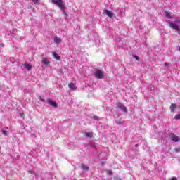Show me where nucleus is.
<instances>
[{"instance_id": "5701e85b", "label": "nucleus", "mask_w": 180, "mask_h": 180, "mask_svg": "<svg viewBox=\"0 0 180 180\" xmlns=\"http://www.w3.org/2000/svg\"><path fill=\"white\" fill-rule=\"evenodd\" d=\"M32 2H33L34 4H37L39 2V0H31Z\"/></svg>"}, {"instance_id": "c756f323", "label": "nucleus", "mask_w": 180, "mask_h": 180, "mask_svg": "<svg viewBox=\"0 0 180 180\" xmlns=\"http://www.w3.org/2000/svg\"><path fill=\"white\" fill-rule=\"evenodd\" d=\"M177 49L180 51V46H178Z\"/></svg>"}, {"instance_id": "c85d7f7f", "label": "nucleus", "mask_w": 180, "mask_h": 180, "mask_svg": "<svg viewBox=\"0 0 180 180\" xmlns=\"http://www.w3.org/2000/svg\"><path fill=\"white\" fill-rule=\"evenodd\" d=\"M147 32V31H143L142 30V33H146Z\"/></svg>"}, {"instance_id": "0eeeda50", "label": "nucleus", "mask_w": 180, "mask_h": 180, "mask_svg": "<svg viewBox=\"0 0 180 180\" xmlns=\"http://www.w3.org/2000/svg\"><path fill=\"white\" fill-rule=\"evenodd\" d=\"M170 139L172 140V141H174V143H178V141H180V139L178 137V136H176L174 134L170 135Z\"/></svg>"}, {"instance_id": "412c9836", "label": "nucleus", "mask_w": 180, "mask_h": 180, "mask_svg": "<svg viewBox=\"0 0 180 180\" xmlns=\"http://www.w3.org/2000/svg\"><path fill=\"white\" fill-rule=\"evenodd\" d=\"M165 67H171V63H166L165 64Z\"/></svg>"}, {"instance_id": "a211bd4d", "label": "nucleus", "mask_w": 180, "mask_h": 180, "mask_svg": "<svg viewBox=\"0 0 180 180\" xmlns=\"http://www.w3.org/2000/svg\"><path fill=\"white\" fill-rule=\"evenodd\" d=\"M38 98H39V101H41V102H45V100L43 97L39 96Z\"/></svg>"}, {"instance_id": "f8f14e48", "label": "nucleus", "mask_w": 180, "mask_h": 180, "mask_svg": "<svg viewBox=\"0 0 180 180\" xmlns=\"http://www.w3.org/2000/svg\"><path fill=\"white\" fill-rule=\"evenodd\" d=\"M25 68L27 70V71H30V70H32V65L31 64H25Z\"/></svg>"}, {"instance_id": "4468645a", "label": "nucleus", "mask_w": 180, "mask_h": 180, "mask_svg": "<svg viewBox=\"0 0 180 180\" xmlns=\"http://www.w3.org/2000/svg\"><path fill=\"white\" fill-rule=\"evenodd\" d=\"M176 108V104H174V103L170 105V110H171V112H175Z\"/></svg>"}, {"instance_id": "bb28decb", "label": "nucleus", "mask_w": 180, "mask_h": 180, "mask_svg": "<svg viewBox=\"0 0 180 180\" xmlns=\"http://www.w3.org/2000/svg\"><path fill=\"white\" fill-rule=\"evenodd\" d=\"M176 23H180L179 19L176 20Z\"/></svg>"}, {"instance_id": "aec40b11", "label": "nucleus", "mask_w": 180, "mask_h": 180, "mask_svg": "<svg viewBox=\"0 0 180 180\" xmlns=\"http://www.w3.org/2000/svg\"><path fill=\"white\" fill-rule=\"evenodd\" d=\"M2 134H3L4 136H8V131H6V130H3V131H2Z\"/></svg>"}, {"instance_id": "9d476101", "label": "nucleus", "mask_w": 180, "mask_h": 180, "mask_svg": "<svg viewBox=\"0 0 180 180\" xmlns=\"http://www.w3.org/2000/svg\"><path fill=\"white\" fill-rule=\"evenodd\" d=\"M54 41L56 44H60V43H61V39L60 37H54Z\"/></svg>"}, {"instance_id": "cd10ccee", "label": "nucleus", "mask_w": 180, "mask_h": 180, "mask_svg": "<svg viewBox=\"0 0 180 180\" xmlns=\"http://www.w3.org/2000/svg\"><path fill=\"white\" fill-rule=\"evenodd\" d=\"M0 46H1V47H5V45H4V44H1Z\"/></svg>"}, {"instance_id": "ddd939ff", "label": "nucleus", "mask_w": 180, "mask_h": 180, "mask_svg": "<svg viewBox=\"0 0 180 180\" xmlns=\"http://www.w3.org/2000/svg\"><path fill=\"white\" fill-rule=\"evenodd\" d=\"M68 86L70 89H72L73 91H75V89H77V88L75 87V84L74 83L69 84Z\"/></svg>"}, {"instance_id": "a878e982", "label": "nucleus", "mask_w": 180, "mask_h": 180, "mask_svg": "<svg viewBox=\"0 0 180 180\" xmlns=\"http://www.w3.org/2000/svg\"><path fill=\"white\" fill-rule=\"evenodd\" d=\"M169 180H178V179H176V177H172V178L170 179Z\"/></svg>"}, {"instance_id": "4be33fe9", "label": "nucleus", "mask_w": 180, "mask_h": 180, "mask_svg": "<svg viewBox=\"0 0 180 180\" xmlns=\"http://www.w3.org/2000/svg\"><path fill=\"white\" fill-rule=\"evenodd\" d=\"M108 175H112V170H107Z\"/></svg>"}, {"instance_id": "39448f33", "label": "nucleus", "mask_w": 180, "mask_h": 180, "mask_svg": "<svg viewBox=\"0 0 180 180\" xmlns=\"http://www.w3.org/2000/svg\"><path fill=\"white\" fill-rule=\"evenodd\" d=\"M103 13L105 15H107V16H108V18H113V16L115 15V13H113V12H112L109 10H104Z\"/></svg>"}, {"instance_id": "f257e3e1", "label": "nucleus", "mask_w": 180, "mask_h": 180, "mask_svg": "<svg viewBox=\"0 0 180 180\" xmlns=\"http://www.w3.org/2000/svg\"><path fill=\"white\" fill-rule=\"evenodd\" d=\"M51 2L52 4H54V5H57V6H58L61 9L64 15H65V7L64 3L63 2V0H51Z\"/></svg>"}, {"instance_id": "423d86ee", "label": "nucleus", "mask_w": 180, "mask_h": 180, "mask_svg": "<svg viewBox=\"0 0 180 180\" xmlns=\"http://www.w3.org/2000/svg\"><path fill=\"white\" fill-rule=\"evenodd\" d=\"M48 103L51 105V106H53V108H58V105H57V103L53 101L51 98L48 99Z\"/></svg>"}, {"instance_id": "1a4fd4ad", "label": "nucleus", "mask_w": 180, "mask_h": 180, "mask_svg": "<svg viewBox=\"0 0 180 180\" xmlns=\"http://www.w3.org/2000/svg\"><path fill=\"white\" fill-rule=\"evenodd\" d=\"M42 64H44V65H50V60H49L47 58H44L42 60Z\"/></svg>"}, {"instance_id": "6e6552de", "label": "nucleus", "mask_w": 180, "mask_h": 180, "mask_svg": "<svg viewBox=\"0 0 180 180\" xmlns=\"http://www.w3.org/2000/svg\"><path fill=\"white\" fill-rule=\"evenodd\" d=\"M163 15H164V16H165V18H167V19H172V16L171 15V13H169L168 11H164Z\"/></svg>"}, {"instance_id": "393cba45", "label": "nucleus", "mask_w": 180, "mask_h": 180, "mask_svg": "<svg viewBox=\"0 0 180 180\" xmlns=\"http://www.w3.org/2000/svg\"><path fill=\"white\" fill-rule=\"evenodd\" d=\"M94 119L95 120H99V117L94 116Z\"/></svg>"}, {"instance_id": "6ab92c4d", "label": "nucleus", "mask_w": 180, "mask_h": 180, "mask_svg": "<svg viewBox=\"0 0 180 180\" xmlns=\"http://www.w3.org/2000/svg\"><path fill=\"white\" fill-rule=\"evenodd\" d=\"M117 124H123V121H121L120 120H117Z\"/></svg>"}, {"instance_id": "9b49d317", "label": "nucleus", "mask_w": 180, "mask_h": 180, "mask_svg": "<svg viewBox=\"0 0 180 180\" xmlns=\"http://www.w3.org/2000/svg\"><path fill=\"white\" fill-rule=\"evenodd\" d=\"M53 56L54 58H56V60H58V61L61 60V57H60L59 55L56 53L55 52L53 53Z\"/></svg>"}, {"instance_id": "7ed1b4c3", "label": "nucleus", "mask_w": 180, "mask_h": 180, "mask_svg": "<svg viewBox=\"0 0 180 180\" xmlns=\"http://www.w3.org/2000/svg\"><path fill=\"white\" fill-rule=\"evenodd\" d=\"M168 25H169L170 27L172 29H174V30H179V26L171 21H167Z\"/></svg>"}, {"instance_id": "20e7f679", "label": "nucleus", "mask_w": 180, "mask_h": 180, "mask_svg": "<svg viewBox=\"0 0 180 180\" xmlns=\"http://www.w3.org/2000/svg\"><path fill=\"white\" fill-rule=\"evenodd\" d=\"M117 108H119V109H120V110H122V112L127 113V108H126V106H124V105H123V103H118Z\"/></svg>"}, {"instance_id": "2eb2a0df", "label": "nucleus", "mask_w": 180, "mask_h": 180, "mask_svg": "<svg viewBox=\"0 0 180 180\" xmlns=\"http://www.w3.org/2000/svg\"><path fill=\"white\" fill-rule=\"evenodd\" d=\"M84 136L89 137V139H92L93 134L91 132H85Z\"/></svg>"}, {"instance_id": "f3484780", "label": "nucleus", "mask_w": 180, "mask_h": 180, "mask_svg": "<svg viewBox=\"0 0 180 180\" xmlns=\"http://www.w3.org/2000/svg\"><path fill=\"white\" fill-rule=\"evenodd\" d=\"M174 119L179 120H180V114H177L175 115Z\"/></svg>"}, {"instance_id": "f03ea898", "label": "nucleus", "mask_w": 180, "mask_h": 180, "mask_svg": "<svg viewBox=\"0 0 180 180\" xmlns=\"http://www.w3.org/2000/svg\"><path fill=\"white\" fill-rule=\"evenodd\" d=\"M94 76L97 79H103V78H105V75L103 74V71L101 70H96L94 72Z\"/></svg>"}, {"instance_id": "b1692460", "label": "nucleus", "mask_w": 180, "mask_h": 180, "mask_svg": "<svg viewBox=\"0 0 180 180\" xmlns=\"http://www.w3.org/2000/svg\"><path fill=\"white\" fill-rule=\"evenodd\" d=\"M134 58H136V60H139V56H137L136 55L134 56Z\"/></svg>"}, {"instance_id": "7c9ffc66", "label": "nucleus", "mask_w": 180, "mask_h": 180, "mask_svg": "<svg viewBox=\"0 0 180 180\" xmlns=\"http://www.w3.org/2000/svg\"><path fill=\"white\" fill-rule=\"evenodd\" d=\"M30 174H32V173H33V172H32V171H30Z\"/></svg>"}, {"instance_id": "dca6fc26", "label": "nucleus", "mask_w": 180, "mask_h": 180, "mask_svg": "<svg viewBox=\"0 0 180 180\" xmlns=\"http://www.w3.org/2000/svg\"><path fill=\"white\" fill-rule=\"evenodd\" d=\"M82 169H83V171H88L89 167L87 165H82Z\"/></svg>"}]
</instances>
